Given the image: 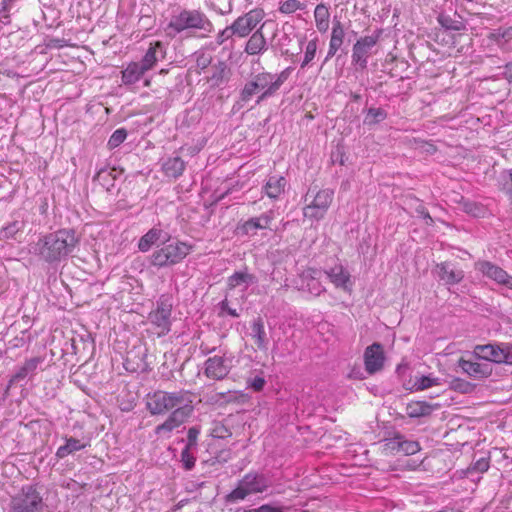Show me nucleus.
Wrapping results in <instances>:
<instances>
[{
	"mask_svg": "<svg viewBox=\"0 0 512 512\" xmlns=\"http://www.w3.org/2000/svg\"><path fill=\"white\" fill-rule=\"evenodd\" d=\"M79 244L73 229H59L49 233L36 243V253L47 263L60 262L70 255Z\"/></svg>",
	"mask_w": 512,
	"mask_h": 512,
	"instance_id": "nucleus-1",
	"label": "nucleus"
},
{
	"mask_svg": "<svg viewBox=\"0 0 512 512\" xmlns=\"http://www.w3.org/2000/svg\"><path fill=\"white\" fill-rule=\"evenodd\" d=\"M164 31L170 38L184 32L202 31L205 34H210L214 31V25L200 9L178 8L172 12Z\"/></svg>",
	"mask_w": 512,
	"mask_h": 512,
	"instance_id": "nucleus-2",
	"label": "nucleus"
},
{
	"mask_svg": "<svg viewBox=\"0 0 512 512\" xmlns=\"http://www.w3.org/2000/svg\"><path fill=\"white\" fill-rule=\"evenodd\" d=\"M188 403H192L191 393L185 390H157L146 397V408L151 415H165Z\"/></svg>",
	"mask_w": 512,
	"mask_h": 512,
	"instance_id": "nucleus-3",
	"label": "nucleus"
},
{
	"mask_svg": "<svg viewBox=\"0 0 512 512\" xmlns=\"http://www.w3.org/2000/svg\"><path fill=\"white\" fill-rule=\"evenodd\" d=\"M272 87V73L260 72L255 74L244 84L243 88L241 89L239 94V101L242 103H247L257 95L256 104H260L264 100L275 95Z\"/></svg>",
	"mask_w": 512,
	"mask_h": 512,
	"instance_id": "nucleus-4",
	"label": "nucleus"
},
{
	"mask_svg": "<svg viewBox=\"0 0 512 512\" xmlns=\"http://www.w3.org/2000/svg\"><path fill=\"white\" fill-rule=\"evenodd\" d=\"M44 507L45 502L37 486L28 484L11 496L9 512H43Z\"/></svg>",
	"mask_w": 512,
	"mask_h": 512,
	"instance_id": "nucleus-5",
	"label": "nucleus"
},
{
	"mask_svg": "<svg viewBox=\"0 0 512 512\" xmlns=\"http://www.w3.org/2000/svg\"><path fill=\"white\" fill-rule=\"evenodd\" d=\"M268 487L269 482L264 475L248 473L239 481L237 487L226 496V501L237 502L244 500L248 495L262 493Z\"/></svg>",
	"mask_w": 512,
	"mask_h": 512,
	"instance_id": "nucleus-6",
	"label": "nucleus"
},
{
	"mask_svg": "<svg viewBox=\"0 0 512 512\" xmlns=\"http://www.w3.org/2000/svg\"><path fill=\"white\" fill-rule=\"evenodd\" d=\"M383 29L377 28L371 35L362 36L353 44L351 62L359 70H365L368 66V58L373 53V48L382 37Z\"/></svg>",
	"mask_w": 512,
	"mask_h": 512,
	"instance_id": "nucleus-7",
	"label": "nucleus"
},
{
	"mask_svg": "<svg viewBox=\"0 0 512 512\" xmlns=\"http://www.w3.org/2000/svg\"><path fill=\"white\" fill-rule=\"evenodd\" d=\"M191 251L192 246L185 242L170 243L153 252L151 263L159 267L175 265L181 262Z\"/></svg>",
	"mask_w": 512,
	"mask_h": 512,
	"instance_id": "nucleus-8",
	"label": "nucleus"
},
{
	"mask_svg": "<svg viewBox=\"0 0 512 512\" xmlns=\"http://www.w3.org/2000/svg\"><path fill=\"white\" fill-rule=\"evenodd\" d=\"M171 313L172 303L165 297H161L157 301L156 308L149 313L148 320L158 337L169 333L171 329Z\"/></svg>",
	"mask_w": 512,
	"mask_h": 512,
	"instance_id": "nucleus-9",
	"label": "nucleus"
},
{
	"mask_svg": "<svg viewBox=\"0 0 512 512\" xmlns=\"http://www.w3.org/2000/svg\"><path fill=\"white\" fill-rule=\"evenodd\" d=\"M474 355L489 362L512 365V344L477 345L474 348Z\"/></svg>",
	"mask_w": 512,
	"mask_h": 512,
	"instance_id": "nucleus-10",
	"label": "nucleus"
},
{
	"mask_svg": "<svg viewBox=\"0 0 512 512\" xmlns=\"http://www.w3.org/2000/svg\"><path fill=\"white\" fill-rule=\"evenodd\" d=\"M331 202L332 198L330 194H305L303 200L304 217L313 220L322 219Z\"/></svg>",
	"mask_w": 512,
	"mask_h": 512,
	"instance_id": "nucleus-11",
	"label": "nucleus"
},
{
	"mask_svg": "<svg viewBox=\"0 0 512 512\" xmlns=\"http://www.w3.org/2000/svg\"><path fill=\"white\" fill-rule=\"evenodd\" d=\"M193 406L192 403L185 404L183 406H179L177 409L173 410L166 420L156 426L155 434L158 436H167L169 437L170 433L179 428L182 424H184L192 415Z\"/></svg>",
	"mask_w": 512,
	"mask_h": 512,
	"instance_id": "nucleus-12",
	"label": "nucleus"
},
{
	"mask_svg": "<svg viewBox=\"0 0 512 512\" xmlns=\"http://www.w3.org/2000/svg\"><path fill=\"white\" fill-rule=\"evenodd\" d=\"M263 18L264 11L262 9H252L236 18L231 24V29L236 37L245 38L250 35Z\"/></svg>",
	"mask_w": 512,
	"mask_h": 512,
	"instance_id": "nucleus-13",
	"label": "nucleus"
},
{
	"mask_svg": "<svg viewBox=\"0 0 512 512\" xmlns=\"http://www.w3.org/2000/svg\"><path fill=\"white\" fill-rule=\"evenodd\" d=\"M204 374L212 380H223L230 373L232 359L224 355L209 357L204 364Z\"/></svg>",
	"mask_w": 512,
	"mask_h": 512,
	"instance_id": "nucleus-14",
	"label": "nucleus"
},
{
	"mask_svg": "<svg viewBox=\"0 0 512 512\" xmlns=\"http://www.w3.org/2000/svg\"><path fill=\"white\" fill-rule=\"evenodd\" d=\"M475 269L496 283L512 290V275L508 274L501 267L492 262L482 260L475 263Z\"/></svg>",
	"mask_w": 512,
	"mask_h": 512,
	"instance_id": "nucleus-15",
	"label": "nucleus"
},
{
	"mask_svg": "<svg viewBox=\"0 0 512 512\" xmlns=\"http://www.w3.org/2000/svg\"><path fill=\"white\" fill-rule=\"evenodd\" d=\"M385 355L383 347L379 343H373L364 351L365 370L369 375L381 371L384 367Z\"/></svg>",
	"mask_w": 512,
	"mask_h": 512,
	"instance_id": "nucleus-16",
	"label": "nucleus"
},
{
	"mask_svg": "<svg viewBox=\"0 0 512 512\" xmlns=\"http://www.w3.org/2000/svg\"><path fill=\"white\" fill-rule=\"evenodd\" d=\"M272 217L268 214H262L258 217H252L236 226L235 234L238 236H255L258 230L269 229Z\"/></svg>",
	"mask_w": 512,
	"mask_h": 512,
	"instance_id": "nucleus-17",
	"label": "nucleus"
},
{
	"mask_svg": "<svg viewBox=\"0 0 512 512\" xmlns=\"http://www.w3.org/2000/svg\"><path fill=\"white\" fill-rule=\"evenodd\" d=\"M325 274L335 288L342 289L348 293L352 292L353 282L351 275L343 265L336 264L335 266L325 270Z\"/></svg>",
	"mask_w": 512,
	"mask_h": 512,
	"instance_id": "nucleus-18",
	"label": "nucleus"
},
{
	"mask_svg": "<svg viewBox=\"0 0 512 512\" xmlns=\"http://www.w3.org/2000/svg\"><path fill=\"white\" fill-rule=\"evenodd\" d=\"M458 364L467 375L475 379L488 378L492 374V366L488 363L474 362L461 358Z\"/></svg>",
	"mask_w": 512,
	"mask_h": 512,
	"instance_id": "nucleus-19",
	"label": "nucleus"
},
{
	"mask_svg": "<svg viewBox=\"0 0 512 512\" xmlns=\"http://www.w3.org/2000/svg\"><path fill=\"white\" fill-rule=\"evenodd\" d=\"M438 277L448 285L460 283L464 278V271L449 262H442L436 266Z\"/></svg>",
	"mask_w": 512,
	"mask_h": 512,
	"instance_id": "nucleus-20",
	"label": "nucleus"
},
{
	"mask_svg": "<svg viewBox=\"0 0 512 512\" xmlns=\"http://www.w3.org/2000/svg\"><path fill=\"white\" fill-rule=\"evenodd\" d=\"M345 38V30L340 20H338L336 17L333 19L332 24V31L329 41V48L328 52L325 58V61H328L333 56L336 55V53L339 51L341 46L344 43Z\"/></svg>",
	"mask_w": 512,
	"mask_h": 512,
	"instance_id": "nucleus-21",
	"label": "nucleus"
},
{
	"mask_svg": "<svg viewBox=\"0 0 512 512\" xmlns=\"http://www.w3.org/2000/svg\"><path fill=\"white\" fill-rule=\"evenodd\" d=\"M166 54V49L164 44L161 41H155L150 44L148 50L146 51L145 55L141 59L139 64L146 70L149 71L152 69L157 61L160 58H164Z\"/></svg>",
	"mask_w": 512,
	"mask_h": 512,
	"instance_id": "nucleus-22",
	"label": "nucleus"
},
{
	"mask_svg": "<svg viewBox=\"0 0 512 512\" xmlns=\"http://www.w3.org/2000/svg\"><path fill=\"white\" fill-rule=\"evenodd\" d=\"M264 24L260 26L248 39L244 51L248 55H260L267 49V41L263 33Z\"/></svg>",
	"mask_w": 512,
	"mask_h": 512,
	"instance_id": "nucleus-23",
	"label": "nucleus"
},
{
	"mask_svg": "<svg viewBox=\"0 0 512 512\" xmlns=\"http://www.w3.org/2000/svg\"><path fill=\"white\" fill-rule=\"evenodd\" d=\"M147 71L138 62H130L121 71V81L125 86H132L139 82Z\"/></svg>",
	"mask_w": 512,
	"mask_h": 512,
	"instance_id": "nucleus-24",
	"label": "nucleus"
},
{
	"mask_svg": "<svg viewBox=\"0 0 512 512\" xmlns=\"http://www.w3.org/2000/svg\"><path fill=\"white\" fill-rule=\"evenodd\" d=\"M437 408V405H432L426 401H410L406 405V414L410 418H421L431 415Z\"/></svg>",
	"mask_w": 512,
	"mask_h": 512,
	"instance_id": "nucleus-25",
	"label": "nucleus"
},
{
	"mask_svg": "<svg viewBox=\"0 0 512 512\" xmlns=\"http://www.w3.org/2000/svg\"><path fill=\"white\" fill-rule=\"evenodd\" d=\"M315 26L317 30L324 34L329 29L330 11L329 7L324 3H319L314 9Z\"/></svg>",
	"mask_w": 512,
	"mask_h": 512,
	"instance_id": "nucleus-26",
	"label": "nucleus"
},
{
	"mask_svg": "<svg viewBox=\"0 0 512 512\" xmlns=\"http://www.w3.org/2000/svg\"><path fill=\"white\" fill-rule=\"evenodd\" d=\"M162 170L167 177L178 178L185 170V162L179 156L169 157L163 162Z\"/></svg>",
	"mask_w": 512,
	"mask_h": 512,
	"instance_id": "nucleus-27",
	"label": "nucleus"
},
{
	"mask_svg": "<svg viewBox=\"0 0 512 512\" xmlns=\"http://www.w3.org/2000/svg\"><path fill=\"white\" fill-rule=\"evenodd\" d=\"M251 337L259 350H267L268 341L266 337L264 322L260 317L255 319L251 324Z\"/></svg>",
	"mask_w": 512,
	"mask_h": 512,
	"instance_id": "nucleus-28",
	"label": "nucleus"
},
{
	"mask_svg": "<svg viewBox=\"0 0 512 512\" xmlns=\"http://www.w3.org/2000/svg\"><path fill=\"white\" fill-rule=\"evenodd\" d=\"M43 362L41 357H33L27 359L23 365L18 369V371L12 376L10 383L13 384L20 380H23L30 374H34L37 370L39 364Z\"/></svg>",
	"mask_w": 512,
	"mask_h": 512,
	"instance_id": "nucleus-29",
	"label": "nucleus"
},
{
	"mask_svg": "<svg viewBox=\"0 0 512 512\" xmlns=\"http://www.w3.org/2000/svg\"><path fill=\"white\" fill-rule=\"evenodd\" d=\"M436 19H437L438 24L445 31L460 32L462 30H465V28H466V26L460 16H458V19H455V18L451 17L449 14L441 12L438 14Z\"/></svg>",
	"mask_w": 512,
	"mask_h": 512,
	"instance_id": "nucleus-30",
	"label": "nucleus"
},
{
	"mask_svg": "<svg viewBox=\"0 0 512 512\" xmlns=\"http://www.w3.org/2000/svg\"><path fill=\"white\" fill-rule=\"evenodd\" d=\"M456 202L458 203L460 209L474 217H484L487 214V209L485 206L477 202L469 201L465 199L462 195L460 196V199L457 200Z\"/></svg>",
	"mask_w": 512,
	"mask_h": 512,
	"instance_id": "nucleus-31",
	"label": "nucleus"
},
{
	"mask_svg": "<svg viewBox=\"0 0 512 512\" xmlns=\"http://www.w3.org/2000/svg\"><path fill=\"white\" fill-rule=\"evenodd\" d=\"M86 447V444L81 443L80 440L76 438H68L66 443L60 446L56 451V456L60 459L67 457L73 452L82 450Z\"/></svg>",
	"mask_w": 512,
	"mask_h": 512,
	"instance_id": "nucleus-32",
	"label": "nucleus"
},
{
	"mask_svg": "<svg viewBox=\"0 0 512 512\" xmlns=\"http://www.w3.org/2000/svg\"><path fill=\"white\" fill-rule=\"evenodd\" d=\"M161 230L152 228L145 235H143L139 242L138 248L142 252H147L153 244H155L161 236Z\"/></svg>",
	"mask_w": 512,
	"mask_h": 512,
	"instance_id": "nucleus-33",
	"label": "nucleus"
},
{
	"mask_svg": "<svg viewBox=\"0 0 512 512\" xmlns=\"http://www.w3.org/2000/svg\"><path fill=\"white\" fill-rule=\"evenodd\" d=\"M256 281V278L253 274H250L248 272H235L233 275H231L227 280V286L230 289H234L242 284H250L254 283Z\"/></svg>",
	"mask_w": 512,
	"mask_h": 512,
	"instance_id": "nucleus-34",
	"label": "nucleus"
},
{
	"mask_svg": "<svg viewBox=\"0 0 512 512\" xmlns=\"http://www.w3.org/2000/svg\"><path fill=\"white\" fill-rule=\"evenodd\" d=\"M387 112L383 108L370 107L367 109L363 123L368 126L376 125L387 118Z\"/></svg>",
	"mask_w": 512,
	"mask_h": 512,
	"instance_id": "nucleus-35",
	"label": "nucleus"
},
{
	"mask_svg": "<svg viewBox=\"0 0 512 512\" xmlns=\"http://www.w3.org/2000/svg\"><path fill=\"white\" fill-rule=\"evenodd\" d=\"M228 68L225 62H219L213 68V73L211 74L209 81L211 85L214 87H218L222 85L227 78Z\"/></svg>",
	"mask_w": 512,
	"mask_h": 512,
	"instance_id": "nucleus-36",
	"label": "nucleus"
},
{
	"mask_svg": "<svg viewBox=\"0 0 512 512\" xmlns=\"http://www.w3.org/2000/svg\"><path fill=\"white\" fill-rule=\"evenodd\" d=\"M488 39L495 42L497 45H502L503 42L507 43L512 39V27L507 29H496L493 30L489 35Z\"/></svg>",
	"mask_w": 512,
	"mask_h": 512,
	"instance_id": "nucleus-37",
	"label": "nucleus"
},
{
	"mask_svg": "<svg viewBox=\"0 0 512 512\" xmlns=\"http://www.w3.org/2000/svg\"><path fill=\"white\" fill-rule=\"evenodd\" d=\"M127 130L125 128H118L110 136L107 147L109 150H114L119 147L127 138Z\"/></svg>",
	"mask_w": 512,
	"mask_h": 512,
	"instance_id": "nucleus-38",
	"label": "nucleus"
},
{
	"mask_svg": "<svg viewBox=\"0 0 512 512\" xmlns=\"http://www.w3.org/2000/svg\"><path fill=\"white\" fill-rule=\"evenodd\" d=\"M287 185V180L283 176H270L264 186L266 192L274 189L275 192H284Z\"/></svg>",
	"mask_w": 512,
	"mask_h": 512,
	"instance_id": "nucleus-39",
	"label": "nucleus"
},
{
	"mask_svg": "<svg viewBox=\"0 0 512 512\" xmlns=\"http://www.w3.org/2000/svg\"><path fill=\"white\" fill-rule=\"evenodd\" d=\"M293 71L292 67H287L279 74H272V90H274L275 94L280 89V87L287 81Z\"/></svg>",
	"mask_w": 512,
	"mask_h": 512,
	"instance_id": "nucleus-40",
	"label": "nucleus"
},
{
	"mask_svg": "<svg viewBox=\"0 0 512 512\" xmlns=\"http://www.w3.org/2000/svg\"><path fill=\"white\" fill-rule=\"evenodd\" d=\"M400 441L401 435L397 434L392 438L385 439L383 442V452L386 454H398L400 453Z\"/></svg>",
	"mask_w": 512,
	"mask_h": 512,
	"instance_id": "nucleus-41",
	"label": "nucleus"
},
{
	"mask_svg": "<svg viewBox=\"0 0 512 512\" xmlns=\"http://www.w3.org/2000/svg\"><path fill=\"white\" fill-rule=\"evenodd\" d=\"M439 384L440 382L438 378H433L431 376H421L417 378L413 388L416 391H423L433 386H438Z\"/></svg>",
	"mask_w": 512,
	"mask_h": 512,
	"instance_id": "nucleus-42",
	"label": "nucleus"
},
{
	"mask_svg": "<svg viewBox=\"0 0 512 512\" xmlns=\"http://www.w3.org/2000/svg\"><path fill=\"white\" fill-rule=\"evenodd\" d=\"M318 39L314 38L310 40L305 49L304 59L301 63V68L306 67L314 58L317 52Z\"/></svg>",
	"mask_w": 512,
	"mask_h": 512,
	"instance_id": "nucleus-43",
	"label": "nucleus"
},
{
	"mask_svg": "<svg viewBox=\"0 0 512 512\" xmlns=\"http://www.w3.org/2000/svg\"><path fill=\"white\" fill-rule=\"evenodd\" d=\"M420 450V445L417 441L407 440L401 435L400 453L404 455H413Z\"/></svg>",
	"mask_w": 512,
	"mask_h": 512,
	"instance_id": "nucleus-44",
	"label": "nucleus"
},
{
	"mask_svg": "<svg viewBox=\"0 0 512 512\" xmlns=\"http://www.w3.org/2000/svg\"><path fill=\"white\" fill-rule=\"evenodd\" d=\"M304 7V4L301 3L299 0H286L283 3H281L279 11L283 14H292L297 10L304 9Z\"/></svg>",
	"mask_w": 512,
	"mask_h": 512,
	"instance_id": "nucleus-45",
	"label": "nucleus"
},
{
	"mask_svg": "<svg viewBox=\"0 0 512 512\" xmlns=\"http://www.w3.org/2000/svg\"><path fill=\"white\" fill-rule=\"evenodd\" d=\"M210 434L213 438L225 439L230 437L232 435V432L223 423L216 422L214 423Z\"/></svg>",
	"mask_w": 512,
	"mask_h": 512,
	"instance_id": "nucleus-46",
	"label": "nucleus"
},
{
	"mask_svg": "<svg viewBox=\"0 0 512 512\" xmlns=\"http://www.w3.org/2000/svg\"><path fill=\"white\" fill-rule=\"evenodd\" d=\"M499 182L504 192H512V169L501 172Z\"/></svg>",
	"mask_w": 512,
	"mask_h": 512,
	"instance_id": "nucleus-47",
	"label": "nucleus"
},
{
	"mask_svg": "<svg viewBox=\"0 0 512 512\" xmlns=\"http://www.w3.org/2000/svg\"><path fill=\"white\" fill-rule=\"evenodd\" d=\"M190 450L188 447H185L181 452V461L186 470H191L196 462V458L191 454Z\"/></svg>",
	"mask_w": 512,
	"mask_h": 512,
	"instance_id": "nucleus-48",
	"label": "nucleus"
},
{
	"mask_svg": "<svg viewBox=\"0 0 512 512\" xmlns=\"http://www.w3.org/2000/svg\"><path fill=\"white\" fill-rule=\"evenodd\" d=\"M233 36H235V33L233 32V30L231 29V25L225 27L223 30H221L217 36H216V43L217 45H223L225 44L228 40H231L233 38Z\"/></svg>",
	"mask_w": 512,
	"mask_h": 512,
	"instance_id": "nucleus-49",
	"label": "nucleus"
},
{
	"mask_svg": "<svg viewBox=\"0 0 512 512\" xmlns=\"http://www.w3.org/2000/svg\"><path fill=\"white\" fill-rule=\"evenodd\" d=\"M19 230L20 226L18 222L10 223L0 231V238H13Z\"/></svg>",
	"mask_w": 512,
	"mask_h": 512,
	"instance_id": "nucleus-50",
	"label": "nucleus"
},
{
	"mask_svg": "<svg viewBox=\"0 0 512 512\" xmlns=\"http://www.w3.org/2000/svg\"><path fill=\"white\" fill-rule=\"evenodd\" d=\"M200 434V429L197 427H191L188 429L187 433V444L185 447H188V449H191L192 447H195L197 444V439Z\"/></svg>",
	"mask_w": 512,
	"mask_h": 512,
	"instance_id": "nucleus-51",
	"label": "nucleus"
},
{
	"mask_svg": "<svg viewBox=\"0 0 512 512\" xmlns=\"http://www.w3.org/2000/svg\"><path fill=\"white\" fill-rule=\"evenodd\" d=\"M1 9H0V22L4 25L10 23V10L12 4H4L3 0L1 1Z\"/></svg>",
	"mask_w": 512,
	"mask_h": 512,
	"instance_id": "nucleus-52",
	"label": "nucleus"
},
{
	"mask_svg": "<svg viewBox=\"0 0 512 512\" xmlns=\"http://www.w3.org/2000/svg\"><path fill=\"white\" fill-rule=\"evenodd\" d=\"M250 512H285L284 508L281 506H273L270 504H263Z\"/></svg>",
	"mask_w": 512,
	"mask_h": 512,
	"instance_id": "nucleus-53",
	"label": "nucleus"
},
{
	"mask_svg": "<svg viewBox=\"0 0 512 512\" xmlns=\"http://www.w3.org/2000/svg\"><path fill=\"white\" fill-rule=\"evenodd\" d=\"M320 275V271L313 267H308L305 270H303L301 277L304 280H315L318 279Z\"/></svg>",
	"mask_w": 512,
	"mask_h": 512,
	"instance_id": "nucleus-54",
	"label": "nucleus"
},
{
	"mask_svg": "<svg viewBox=\"0 0 512 512\" xmlns=\"http://www.w3.org/2000/svg\"><path fill=\"white\" fill-rule=\"evenodd\" d=\"M490 467L489 458H480L474 464V469L478 472H486Z\"/></svg>",
	"mask_w": 512,
	"mask_h": 512,
	"instance_id": "nucleus-55",
	"label": "nucleus"
},
{
	"mask_svg": "<svg viewBox=\"0 0 512 512\" xmlns=\"http://www.w3.org/2000/svg\"><path fill=\"white\" fill-rule=\"evenodd\" d=\"M211 63V58L205 54H201L196 59V65L201 70H204Z\"/></svg>",
	"mask_w": 512,
	"mask_h": 512,
	"instance_id": "nucleus-56",
	"label": "nucleus"
},
{
	"mask_svg": "<svg viewBox=\"0 0 512 512\" xmlns=\"http://www.w3.org/2000/svg\"><path fill=\"white\" fill-rule=\"evenodd\" d=\"M264 385L265 380L262 377H255L250 383V387L257 392L261 391L264 388Z\"/></svg>",
	"mask_w": 512,
	"mask_h": 512,
	"instance_id": "nucleus-57",
	"label": "nucleus"
},
{
	"mask_svg": "<svg viewBox=\"0 0 512 512\" xmlns=\"http://www.w3.org/2000/svg\"><path fill=\"white\" fill-rule=\"evenodd\" d=\"M417 213L420 214L427 225H432L434 223L432 217L430 216V214L428 213V211L425 209V207H423L422 205H419L416 209Z\"/></svg>",
	"mask_w": 512,
	"mask_h": 512,
	"instance_id": "nucleus-58",
	"label": "nucleus"
},
{
	"mask_svg": "<svg viewBox=\"0 0 512 512\" xmlns=\"http://www.w3.org/2000/svg\"><path fill=\"white\" fill-rule=\"evenodd\" d=\"M503 77L509 82V83H512V61L511 62H508L505 66H504V70H503Z\"/></svg>",
	"mask_w": 512,
	"mask_h": 512,
	"instance_id": "nucleus-59",
	"label": "nucleus"
},
{
	"mask_svg": "<svg viewBox=\"0 0 512 512\" xmlns=\"http://www.w3.org/2000/svg\"><path fill=\"white\" fill-rule=\"evenodd\" d=\"M423 148H424L425 152H427L428 154H431V155L437 151L436 146L429 142H423Z\"/></svg>",
	"mask_w": 512,
	"mask_h": 512,
	"instance_id": "nucleus-60",
	"label": "nucleus"
},
{
	"mask_svg": "<svg viewBox=\"0 0 512 512\" xmlns=\"http://www.w3.org/2000/svg\"><path fill=\"white\" fill-rule=\"evenodd\" d=\"M350 379L361 380L363 379L362 373L359 368H353L349 374Z\"/></svg>",
	"mask_w": 512,
	"mask_h": 512,
	"instance_id": "nucleus-61",
	"label": "nucleus"
},
{
	"mask_svg": "<svg viewBox=\"0 0 512 512\" xmlns=\"http://www.w3.org/2000/svg\"><path fill=\"white\" fill-rule=\"evenodd\" d=\"M351 99H352L353 101H355V102H358V101H360V99H361V95H360V94H357V93H352V94H351Z\"/></svg>",
	"mask_w": 512,
	"mask_h": 512,
	"instance_id": "nucleus-62",
	"label": "nucleus"
},
{
	"mask_svg": "<svg viewBox=\"0 0 512 512\" xmlns=\"http://www.w3.org/2000/svg\"><path fill=\"white\" fill-rule=\"evenodd\" d=\"M201 350L204 352V353H210L212 352L214 349H210V348H207L204 346V344H201Z\"/></svg>",
	"mask_w": 512,
	"mask_h": 512,
	"instance_id": "nucleus-63",
	"label": "nucleus"
},
{
	"mask_svg": "<svg viewBox=\"0 0 512 512\" xmlns=\"http://www.w3.org/2000/svg\"><path fill=\"white\" fill-rule=\"evenodd\" d=\"M227 311H228V313H229L231 316H233V317H237V316H238V313L236 312V310H235V309H231V308H229Z\"/></svg>",
	"mask_w": 512,
	"mask_h": 512,
	"instance_id": "nucleus-64",
	"label": "nucleus"
}]
</instances>
